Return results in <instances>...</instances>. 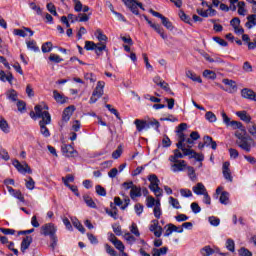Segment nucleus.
I'll return each mask as SVG.
<instances>
[{
    "label": "nucleus",
    "mask_w": 256,
    "mask_h": 256,
    "mask_svg": "<svg viewBox=\"0 0 256 256\" xmlns=\"http://www.w3.org/2000/svg\"><path fill=\"white\" fill-rule=\"evenodd\" d=\"M34 111H36V117L38 119H42L39 122V125H51V114L48 111H43V106L36 105L34 107Z\"/></svg>",
    "instance_id": "f257e3e1"
},
{
    "label": "nucleus",
    "mask_w": 256,
    "mask_h": 256,
    "mask_svg": "<svg viewBox=\"0 0 256 256\" xmlns=\"http://www.w3.org/2000/svg\"><path fill=\"white\" fill-rule=\"evenodd\" d=\"M148 181H150L149 189L150 191H153L154 195L156 197H162L163 196V189L159 187V178L155 174H151L148 177Z\"/></svg>",
    "instance_id": "f03ea898"
},
{
    "label": "nucleus",
    "mask_w": 256,
    "mask_h": 256,
    "mask_svg": "<svg viewBox=\"0 0 256 256\" xmlns=\"http://www.w3.org/2000/svg\"><path fill=\"white\" fill-rule=\"evenodd\" d=\"M103 89H105V82L104 81H98L97 86L94 89L92 96L90 98V103H97V99H101L103 97Z\"/></svg>",
    "instance_id": "7ed1b4c3"
},
{
    "label": "nucleus",
    "mask_w": 256,
    "mask_h": 256,
    "mask_svg": "<svg viewBox=\"0 0 256 256\" xmlns=\"http://www.w3.org/2000/svg\"><path fill=\"white\" fill-rule=\"evenodd\" d=\"M57 233V227L53 223H47L41 226L40 234L44 235V237H54Z\"/></svg>",
    "instance_id": "20e7f679"
},
{
    "label": "nucleus",
    "mask_w": 256,
    "mask_h": 256,
    "mask_svg": "<svg viewBox=\"0 0 256 256\" xmlns=\"http://www.w3.org/2000/svg\"><path fill=\"white\" fill-rule=\"evenodd\" d=\"M149 13H151V15H153V17H158V19H161L162 21V25L166 27V29H168L169 31H173V23L171 21H169V18L163 16V14L150 9Z\"/></svg>",
    "instance_id": "39448f33"
},
{
    "label": "nucleus",
    "mask_w": 256,
    "mask_h": 256,
    "mask_svg": "<svg viewBox=\"0 0 256 256\" xmlns=\"http://www.w3.org/2000/svg\"><path fill=\"white\" fill-rule=\"evenodd\" d=\"M73 113H75V107L73 105H70L64 109L60 127H63L65 125V123H68V121H69V119H71Z\"/></svg>",
    "instance_id": "423d86ee"
},
{
    "label": "nucleus",
    "mask_w": 256,
    "mask_h": 256,
    "mask_svg": "<svg viewBox=\"0 0 256 256\" xmlns=\"http://www.w3.org/2000/svg\"><path fill=\"white\" fill-rule=\"evenodd\" d=\"M12 165L15 166V168L17 169V171H19V173H28V175H31V173H33V170H31V167H29V164H27V162H24V164H21L19 160H13Z\"/></svg>",
    "instance_id": "0eeeda50"
},
{
    "label": "nucleus",
    "mask_w": 256,
    "mask_h": 256,
    "mask_svg": "<svg viewBox=\"0 0 256 256\" xmlns=\"http://www.w3.org/2000/svg\"><path fill=\"white\" fill-rule=\"evenodd\" d=\"M249 141H253V139L251 137H246L242 140H237L236 145L243 151H246V153H251V143H249Z\"/></svg>",
    "instance_id": "6e6552de"
},
{
    "label": "nucleus",
    "mask_w": 256,
    "mask_h": 256,
    "mask_svg": "<svg viewBox=\"0 0 256 256\" xmlns=\"http://www.w3.org/2000/svg\"><path fill=\"white\" fill-rule=\"evenodd\" d=\"M61 149L65 157H77V155H79L77 150H75L72 145L63 144Z\"/></svg>",
    "instance_id": "1a4fd4ad"
},
{
    "label": "nucleus",
    "mask_w": 256,
    "mask_h": 256,
    "mask_svg": "<svg viewBox=\"0 0 256 256\" xmlns=\"http://www.w3.org/2000/svg\"><path fill=\"white\" fill-rule=\"evenodd\" d=\"M149 231L154 233L155 237H161L163 234V227L159 226V220H152V225H150Z\"/></svg>",
    "instance_id": "9d476101"
},
{
    "label": "nucleus",
    "mask_w": 256,
    "mask_h": 256,
    "mask_svg": "<svg viewBox=\"0 0 256 256\" xmlns=\"http://www.w3.org/2000/svg\"><path fill=\"white\" fill-rule=\"evenodd\" d=\"M230 166L231 163H229L228 161L224 162L222 166V173L226 181L233 183V176L231 175V169L229 168Z\"/></svg>",
    "instance_id": "9b49d317"
},
{
    "label": "nucleus",
    "mask_w": 256,
    "mask_h": 256,
    "mask_svg": "<svg viewBox=\"0 0 256 256\" xmlns=\"http://www.w3.org/2000/svg\"><path fill=\"white\" fill-rule=\"evenodd\" d=\"M241 97L248 99L249 101H256V93L251 88H243L241 90Z\"/></svg>",
    "instance_id": "f8f14e48"
},
{
    "label": "nucleus",
    "mask_w": 256,
    "mask_h": 256,
    "mask_svg": "<svg viewBox=\"0 0 256 256\" xmlns=\"http://www.w3.org/2000/svg\"><path fill=\"white\" fill-rule=\"evenodd\" d=\"M122 2L124 3V5L127 6V8H129V10L131 11V13H133V15H139L137 0H122Z\"/></svg>",
    "instance_id": "ddd939ff"
},
{
    "label": "nucleus",
    "mask_w": 256,
    "mask_h": 256,
    "mask_svg": "<svg viewBox=\"0 0 256 256\" xmlns=\"http://www.w3.org/2000/svg\"><path fill=\"white\" fill-rule=\"evenodd\" d=\"M215 253H217L218 255H222L225 256L227 254L220 252L219 249H213L211 248V246H205L204 248L201 249V255L203 256H211V255H215Z\"/></svg>",
    "instance_id": "4468645a"
},
{
    "label": "nucleus",
    "mask_w": 256,
    "mask_h": 256,
    "mask_svg": "<svg viewBox=\"0 0 256 256\" xmlns=\"http://www.w3.org/2000/svg\"><path fill=\"white\" fill-rule=\"evenodd\" d=\"M31 243H33V237L32 236H25L22 239V242H21V251H22V253H25V251H27V249H29Z\"/></svg>",
    "instance_id": "2eb2a0df"
},
{
    "label": "nucleus",
    "mask_w": 256,
    "mask_h": 256,
    "mask_svg": "<svg viewBox=\"0 0 256 256\" xmlns=\"http://www.w3.org/2000/svg\"><path fill=\"white\" fill-rule=\"evenodd\" d=\"M134 125H136L138 133H141L143 129H149V124H147L146 120L136 119Z\"/></svg>",
    "instance_id": "dca6fc26"
},
{
    "label": "nucleus",
    "mask_w": 256,
    "mask_h": 256,
    "mask_svg": "<svg viewBox=\"0 0 256 256\" xmlns=\"http://www.w3.org/2000/svg\"><path fill=\"white\" fill-rule=\"evenodd\" d=\"M53 97L56 101V103H60L61 105H63L64 103H67V97H65L64 95H62L61 93H59V91L54 90L53 91Z\"/></svg>",
    "instance_id": "f3484780"
},
{
    "label": "nucleus",
    "mask_w": 256,
    "mask_h": 256,
    "mask_svg": "<svg viewBox=\"0 0 256 256\" xmlns=\"http://www.w3.org/2000/svg\"><path fill=\"white\" fill-rule=\"evenodd\" d=\"M168 251H169V248L167 246H164L162 248H153L152 249V256L167 255Z\"/></svg>",
    "instance_id": "a211bd4d"
},
{
    "label": "nucleus",
    "mask_w": 256,
    "mask_h": 256,
    "mask_svg": "<svg viewBox=\"0 0 256 256\" xmlns=\"http://www.w3.org/2000/svg\"><path fill=\"white\" fill-rule=\"evenodd\" d=\"M142 193H141V187L134 185V187H132V190H130V197L132 200L137 199V197H141Z\"/></svg>",
    "instance_id": "6ab92c4d"
},
{
    "label": "nucleus",
    "mask_w": 256,
    "mask_h": 256,
    "mask_svg": "<svg viewBox=\"0 0 256 256\" xmlns=\"http://www.w3.org/2000/svg\"><path fill=\"white\" fill-rule=\"evenodd\" d=\"M186 77H188V79H191V81H194L196 83H203L201 76H197V74H195L191 70L186 71Z\"/></svg>",
    "instance_id": "aec40b11"
},
{
    "label": "nucleus",
    "mask_w": 256,
    "mask_h": 256,
    "mask_svg": "<svg viewBox=\"0 0 256 256\" xmlns=\"http://www.w3.org/2000/svg\"><path fill=\"white\" fill-rule=\"evenodd\" d=\"M203 140L204 145H206L207 147L211 145V149H213V151L217 149V142H215L211 136H204Z\"/></svg>",
    "instance_id": "412c9836"
},
{
    "label": "nucleus",
    "mask_w": 256,
    "mask_h": 256,
    "mask_svg": "<svg viewBox=\"0 0 256 256\" xmlns=\"http://www.w3.org/2000/svg\"><path fill=\"white\" fill-rule=\"evenodd\" d=\"M236 115L241 119V121H245V123H251V116L247 114V111H238L236 112Z\"/></svg>",
    "instance_id": "4be33fe9"
},
{
    "label": "nucleus",
    "mask_w": 256,
    "mask_h": 256,
    "mask_svg": "<svg viewBox=\"0 0 256 256\" xmlns=\"http://www.w3.org/2000/svg\"><path fill=\"white\" fill-rule=\"evenodd\" d=\"M254 25H256V14H251L247 16V22L245 26L247 27V29H252Z\"/></svg>",
    "instance_id": "5701e85b"
},
{
    "label": "nucleus",
    "mask_w": 256,
    "mask_h": 256,
    "mask_svg": "<svg viewBox=\"0 0 256 256\" xmlns=\"http://www.w3.org/2000/svg\"><path fill=\"white\" fill-rule=\"evenodd\" d=\"M0 81H8V83H12L13 81V74L9 72L7 75L5 71L0 70Z\"/></svg>",
    "instance_id": "b1692460"
},
{
    "label": "nucleus",
    "mask_w": 256,
    "mask_h": 256,
    "mask_svg": "<svg viewBox=\"0 0 256 256\" xmlns=\"http://www.w3.org/2000/svg\"><path fill=\"white\" fill-rule=\"evenodd\" d=\"M94 51L98 57L102 55L103 51H107V45L105 43H98L96 44V48H94Z\"/></svg>",
    "instance_id": "393cba45"
},
{
    "label": "nucleus",
    "mask_w": 256,
    "mask_h": 256,
    "mask_svg": "<svg viewBox=\"0 0 256 256\" xmlns=\"http://www.w3.org/2000/svg\"><path fill=\"white\" fill-rule=\"evenodd\" d=\"M205 191V185L203 183H198L196 186L193 187V192L196 193V195H204Z\"/></svg>",
    "instance_id": "a878e982"
},
{
    "label": "nucleus",
    "mask_w": 256,
    "mask_h": 256,
    "mask_svg": "<svg viewBox=\"0 0 256 256\" xmlns=\"http://www.w3.org/2000/svg\"><path fill=\"white\" fill-rule=\"evenodd\" d=\"M172 167L174 168V171H183V169H185V167H187V163L185 162V160H178V162L174 165H172Z\"/></svg>",
    "instance_id": "bb28decb"
},
{
    "label": "nucleus",
    "mask_w": 256,
    "mask_h": 256,
    "mask_svg": "<svg viewBox=\"0 0 256 256\" xmlns=\"http://www.w3.org/2000/svg\"><path fill=\"white\" fill-rule=\"evenodd\" d=\"M152 29H154V31H156V33H158V35H160V37H162V39H167L165 30L161 27V25H159V24L152 25Z\"/></svg>",
    "instance_id": "cd10ccee"
},
{
    "label": "nucleus",
    "mask_w": 256,
    "mask_h": 256,
    "mask_svg": "<svg viewBox=\"0 0 256 256\" xmlns=\"http://www.w3.org/2000/svg\"><path fill=\"white\" fill-rule=\"evenodd\" d=\"M178 135V143L176 144L177 149L183 148L185 146V133H177Z\"/></svg>",
    "instance_id": "c85d7f7f"
},
{
    "label": "nucleus",
    "mask_w": 256,
    "mask_h": 256,
    "mask_svg": "<svg viewBox=\"0 0 256 256\" xmlns=\"http://www.w3.org/2000/svg\"><path fill=\"white\" fill-rule=\"evenodd\" d=\"M246 135H247V129H245V127L235 132V137H237L238 141H241L247 138Z\"/></svg>",
    "instance_id": "c756f323"
},
{
    "label": "nucleus",
    "mask_w": 256,
    "mask_h": 256,
    "mask_svg": "<svg viewBox=\"0 0 256 256\" xmlns=\"http://www.w3.org/2000/svg\"><path fill=\"white\" fill-rule=\"evenodd\" d=\"M222 83H224V85H228V87H231L232 91H237V82L234 80L225 78L222 80Z\"/></svg>",
    "instance_id": "7c9ffc66"
},
{
    "label": "nucleus",
    "mask_w": 256,
    "mask_h": 256,
    "mask_svg": "<svg viewBox=\"0 0 256 256\" xmlns=\"http://www.w3.org/2000/svg\"><path fill=\"white\" fill-rule=\"evenodd\" d=\"M40 126V132L43 137H51V132L49 131V128H47V124H39Z\"/></svg>",
    "instance_id": "2f4dec72"
},
{
    "label": "nucleus",
    "mask_w": 256,
    "mask_h": 256,
    "mask_svg": "<svg viewBox=\"0 0 256 256\" xmlns=\"http://www.w3.org/2000/svg\"><path fill=\"white\" fill-rule=\"evenodd\" d=\"M219 201L222 205H227V203H229V192L223 191L220 195Z\"/></svg>",
    "instance_id": "473e14b6"
},
{
    "label": "nucleus",
    "mask_w": 256,
    "mask_h": 256,
    "mask_svg": "<svg viewBox=\"0 0 256 256\" xmlns=\"http://www.w3.org/2000/svg\"><path fill=\"white\" fill-rule=\"evenodd\" d=\"M83 199L88 207H91L92 209H97V204H95V201H93V198H91V196H84Z\"/></svg>",
    "instance_id": "72a5a7b5"
},
{
    "label": "nucleus",
    "mask_w": 256,
    "mask_h": 256,
    "mask_svg": "<svg viewBox=\"0 0 256 256\" xmlns=\"http://www.w3.org/2000/svg\"><path fill=\"white\" fill-rule=\"evenodd\" d=\"M0 129L4 133H9V123H7V120H5V118H0Z\"/></svg>",
    "instance_id": "f704fd0d"
},
{
    "label": "nucleus",
    "mask_w": 256,
    "mask_h": 256,
    "mask_svg": "<svg viewBox=\"0 0 256 256\" xmlns=\"http://www.w3.org/2000/svg\"><path fill=\"white\" fill-rule=\"evenodd\" d=\"M27 47L28 49H31L32 51H34V53H39V47L37 45V42H35V40L32 41H28L27 43Z\"/></svg>",
    "instance_id": "c9c22d12"
},
{
    "label": "nucleus",
    "mask_w": 256,
    "mask_h": 256,
    "mask_svg": "<svg viewBox=\"0 0 256 256\" xmlns=\"http://www.w3.org/2000/svg\"><path fill=\"white\" fill-rule=\"evenodd\" d=\"M203 77H206V79H217V74L214 71L211 70H204L203 71Z\"/></svg>",
    "instance_id": "e433bc0d"
},
{
    "label": "nucleus",
    "mask_w": 256,
    "mask_h": 256,
    "mask_svg": "<svg viewBox=\"0 0 256 256\" xmlns=\"http://www.w3.org/2000/svg\"><path fill=\"white\" fill-rule=\"evenodd\" d=\"M180 151L183 152L185 157H193L195 155V151L192 150L191 148H185V146H182V148H178Z\"/></svg>",
    "instance_id": "4c0bfd02"
},
{
    "label": "nucleus",
    "mask_w": 256,
    "mask_h": 256,
    "mask_svg": "<svg viewBox=\"0 0 256 256\" xmlns=\"http://www.w3.org/2000/svg\"><path fill=\"white\" fill-rule=\"evenodd\" d=\"M205 119L209 121V123H215V121H217V116L215 115V113L208 111L205 114Z\"/></svg>",
    "instance_id": "58836bf2"
},
{
    "label": "nucleus",
    "mask_w": 256,
    "mask_h": 256,
    "mask_svg": "<svg viewBox=\"0 0 256 256\" xmlns=\"http://www.w3.org/2000/svg\"><path fill=\"white\" fill-rule=\"evenodd\" d=\"M79 17V23H87V21H89L90 17H91V13H79L78 14Z\"/></svg>",
    "instance_id": "ea45409f"
},
{
    "label": "nucleus",
    "mask_w": 256,
    "mask_h": 256,
    "mask_svg": "<svg viewBox=\"0 0 256 256\" xmlns=\"http://www.w3.org/2000/svg\"><path fill=\"white\" fill-rule=\"evenodd\" d=\"M84 49H86V51H95V49H97V44L93 41H86Z\"/></svg>",
    "instance_id": "a19ab883"
},
{
    "label": "nucleus",
    "mask_w": 256,
    "mask_h": 256,
    "mask_svg": "<svg viewBox=\"0 0 256 256\" xmlns=\"http://www.w3.org/2000/svg\"><path fill=\"white\" fill-rule=\"evenodd\" d=\"M114 247H116V249H118V251H120V253H123V255H125V245H123V242H121V240H116L115 242H113Z\"/></svg>",
    "instance_id": "79ce46f5"
},
{
    "label": "nucleus",
    "mask_w": 256,
    "mask_h": 256,
    "mask_svg": "<svg viewBox=\"0 0 256 256\" xmlns=\"http://www.w3.org/2000/svg\"><path fill=\"white\" fill-rule=\"evenodd\" d=\"M51 49H53V43L52 42H45L42 45V53H51Z\"/></svg>",
    "instance_id": "37998d69"
},
{
    "label": "nucleus",
    "mask_w": 256,
    "mask_h": 256,
    "mask_svg": "<svg viewBox=\"0 0 256 256\" xmlns=\"http://www.w3.org/2000/svg\"><path fill=\"white\" fill-rule=\"evenodd\" d=\"M179 17L182 21H184V23H188V25H191V17L185 14L184 11L180 10Z\"/></svg>",
    "instance_id": "c03bdc74"
},
{
    "label": "nucleus",
    "mask_w": 256,
    "mask_h": 256,
    "mask_svg": "<svg viewBox=\"0 0 256 256\" xmlns=\"http://www.w3.org/2000/svg\"><path fill=\"white\" fill-rule=\"evenodd\" d=\"M245 13H247V10L245 9V2H238V15H242L244 17Z\"/></svg>",
    "instance_id": "a18cd8bd"
},
{
    "label": "nucleus",
    "mask_w": 256,
    "mask_h": 256,
    "mask_svg": "<svg viewBox=\"0 0 256 256\" xmlns=\"http://www.w3.org/2000/svg\"><path fill=\"white\" fill-rule=\"evenodd\" d=\"M226 248L233 253L235 251V241L231 238L227 239Z\"/></svg>",
    "instance_id": "49530a36"
},
{
    "label": "nucleus",
    "mask_w": 256,
    "mask_h": 256,
    "mask_svg": "<svg viewBox=\"0 0 256 256\" xmlns=\"http://www.w3.org/2000/svg\"><path fill=\"white\" fill-rule=\"evenodd\" d=\"M147 125H148V129H149V127H155L156 131H159V127H161V123H159V121H157V119L148 121Z\"/></svg>",
    "instance_id": "de8ad7c7"
},
{
    "label": "nucleus",
    "mask_w": 256,
    "mask_h": 256,
    "mask_svg": "<svg viewBox=\"0 0 256 256\" xmlns=\"http://www.w3.org/2000/svg\"><path fill=\"white\" fill-rule=\"evenodd\" d=\"M26 188L30 191H33L35 189V180L31 176L28 177V180H26Z\"/></svg>",
    "instance_id": "09e8293b"
},
{
    "label": "nucleus",
    "mask_w": 256,
    "mask_h": 256,
    "mask_svg": "<svg viewBox=\"0 0 256 256\" xmlns=\"http://www.w3.org/2000/svg\"><path fill=\"white\" fill-rule=\"evenodd\" d=\"M72 223L73 226L80 231V233H85V227H83V224H81L78 219L74 220Z\"/></svg>",
    "instance_id": "8fccbe9b"
},
{
    "label": "nucleus",
    "mask_w": 256,
    "mask_h": 256,
    "mask_svg": "<svg viewBox=\"0 0 256 256\" xmlns=\"http://www.w3.org/2000/svg\"><path fill=\"white\" fill-rule=\"evenodd\" d=\"M242 69L245 73H253V66L249 61L243 63Z\"/></svg>",
    "instance_id": "3c124183"
},
{
    "label": "nucleus",
    "mask_w": 256,
    "mask_h": 256,
    "mask_svg": "<svg viewBox=\"0 0 256 256\" xmlns=\"http://www.w3.org/2000/svg\"><path fill=\"white\" fill-rule=\"evenodd\" d=\"M169 203L172 205L174 209H181V204H179V200H177V198L170 197Z\"/></svg>",
    "instance_id": "603ef678"
},
{
    "label": "nucleus",
    "mask_w": 256,
    "mask_h": 256,
    "mask_svg": "<svg viewBox=\"0 0 256 256\" xmlns=\"http://www.w3.org/2000/svg\"><path fill=\"white\" fill-rule=\"evenodd\" d=\"M230 127H232V129H243L245 128V126H243V123L239 122V121H231L229 124Z\"/></svg>",
    "instance_id": "864d4df0"
},
{
    "label": "nucleus",
    "mask_w": 256,
    "mask_h": 256,
    "mask_svg": "<svg viewBox=\"0 0 256 256\" xmlns=\"http://www.w3.org/2000/svg\"><path fill=\"white\" fill-rule=\"evenodd\" d=\"M96 193L100 195V197H105L107 195V190L101 185H96Z\"/></svg>",
    "instance_id": "5fc2aeb1"
},
{
    "label": "nucleus",
    "mask_w": 256,
    "mask_h": 256,
    "mask_svg": "<svg viewBox=\"0 0 256 256\" xmlns=\"http://www.w3.org/2000/svg\"><path fill=\"white\" fill-rule=\"evenodd\" d=\"M171 143L172 142L169 136H167V134H164L162 138V147L167 148L171 145Z\"/></svg>",
    "instance_id": "6e6d98bb"
},
{
    "label": "nucleus",
    "mask_w": 256,
    "mask_h": 256,
    "mask_svg": "<svg viewBox=\"0 0 256 256\" xmlns=\"http://www.w3.org/2000/svg\"><path fill=\"white\" fill-rule=\"evenodd\" d=\"M65 186L69 187L71 192L74 193L76 197H79V189L77 188V186L67 183V180L65 181Z\"/></svg>",
    "instance_id": "4d7b16f0"
},
{
    "label": "nucleus",
    "mask_w": 256,
    "mask_h": 256,
    "mask_svg": "<svg viewBox=\"0 0 256 256\" xmlns=\"http://www.w3.org/2000/svg\"><path fill=\"white\" fill-rule=\"evenodd\" d=\"M238 253L240 256H253V253L245 247L240 248Z\"/></svg>",
    "instance_id": "13d9d810"
},
{
    "label": "nucleus",
    "mask_w": 256,
    "mask_h": 256,
    "mask_svg": "<svg viewBox=\"0 0 256 256\" xmlns=\"http://www.w3.org/2000/svg\"><path fill=\"white\" fill-rule=\"evenodd\" d=\"M49 61H52L53 63H61V61H63V58H61L57 54H50Z\"/></svg>",
    "instance_id": "bf43d9fd"
},
{
    "label": "nucleus",
    "mask_w": 256,
    "mask_h": 256,
    "mask_svg": "<svg viewBox=\"0 0 256 256\" xmlns=\"http://www.w3.org/2000/svg\"><path fill=\"white\" fill-rule=\"evenodd\" d=\"M13 197L16 199H19L21 203H25V196H23V193H21V190H16L13 194Z\"/></svg>",
    "instance_id": "052dcab7"
},
{
    "label": "nucleus",
    "mask_w": 256,
    "mask_h": 256,
    "mask_svg": "<svg viewBox=\"0 0 256 256\" xmlns=\"http://www.w3.org/2000/svg\"><path fill=\"white\" fill-rule=\"evenodd\" d=\"M121 153H123V149L121 146H118L117 149L112 153V159H119V157H121Z\"/></svg>",
    "instance_id": "680f3d73"
},
{
    "label": "nucleus",
    "mask_w": 256,
    "mask_h": 256,
    "mask_svg": "<svg viewBox=\"0 0 256 256\" xmlns=\"http://www.w3.org/2000/svg\"><path fill=\"white\" fill-rule=\"evenodd\" d=\"M209 223L214 227H218L219 223H221V220L215 216H212V217H209Z\"/></svg>",
    "instance_id": "e2e57ef3"
},
{
    "label": "nucleus",
    "mask_w": 256,
    "mask_h": 256,
    "mask_svg": "<svg viewBox=\"0 0 256 256\" xmlns=\"http://www.w3.org/2000/svg\"><path fill=\"white\" fill-rule=\"evenodd\" d=\"M230 25H231V27H233V29H235V27H239V25H241V19H239V17H234L230 21Z\"/></svg>",
    "instance_id": "0e129e2a"
},
{
    "label": "nucleus",
    "mask_w": 256,
    "mask_h": 256,
    "mask_svg": "<svg viewBox=\"0 0 256 256\" xmlns=\"http://www.w3.org/2000/svg\"><path fill=\"white\" fill-rule=\"evenodd\" d=\"M98 41H107V35L103 34L101 29L96 30Z\"/></svg>",
    "instance_id": "69168bd1"
},
{
    "label": "nucleus",
    "mask_w": 256,
    "mask_h": 256,
    "mask_svg": "<svg viewBox=\"0 0 256 256\" xmlns=\"http://www.w3.org/2000/svg\"><path fill=\"white\" fill-rule=\"evenodd\" d=\"M0 233H3V235H15V230L9 228H0Z\"/></svg>",
    "instance_id": "338daca9"
},
{
    "label": "nucleus",
    "mask_w": 256,
    "mask_h": 256,
    "mask_svg": "<svg viewBox=\"0 0 256 256\" xmlns=\"http://www.w3.org/2000/svg\"><path fill=\"white\" fill-rule=\"evenodd\" d=\"M248 133L256 139V124H252L248 127Z\"/></svg>",
    "instance_id": "774afa93"
}]
</instances>
